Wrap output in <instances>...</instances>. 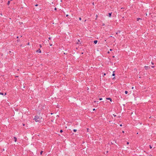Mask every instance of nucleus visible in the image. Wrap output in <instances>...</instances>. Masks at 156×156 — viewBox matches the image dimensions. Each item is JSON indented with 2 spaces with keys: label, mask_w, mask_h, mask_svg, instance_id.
<instances>
[{
  "label": "nucleus",
  "mask_w": 156,
  "mask_h": 156,
  "mask_svg": "<svg viewBox=\"0 0 156 156\" xmlns=\"http://www.w3.org/2000/svg\"><path fill=\"white\" fill-rule=\"evenodd\" d=\"M41 118H40L39 116H36L35 117L34 119L35 120V121L36 122H40V121H41Z\"/></svg>",
  "instance_id": "1"
},
{
  "label": "nucleus",
  "mask_w": 156,
  "mask_h": 156,
  "mask_svg": "<svg viewBox=\"0 0 156 156\" xmlns=\"http://www.w3.org/2000/svg\"><path fill=\"white\" fill-rule=\"evenodd\" d=\"M144 68L146 70L148 68H150L149 66H144Z\"/></svg>",
  "instance_id": "2"
},
{
  "label": "nucleus",
  "mask_w": 156,
  "mask_h": 156,
  "mask_svg": "<svg viewBox=\"0 0 156 156\" xmlns=\"http://www.w3.org/2000/svg\"><path fill=\"white\" fill-rule=\"evenodd\" d=\"M106 99L110 100L111 101H112V99L111 98H106Z\"/></svg>",
  "instance_id": "3"
},
{
  "label": "nucleus",
  "mask_w": 156,
  "mask_h": 156,
  "mask_svg": "<svg viewBox=\"0 0 156 156\" xmlns=\"http://www.w3.org/2000/svg\"><path fill=\"white\" fill-rule=\"evenodd\" d=\"M112 14V12L109 13H108V16L109 17H110L111 16Z\"/></svg>",
  "instance_id": "4"
},
{
  "label": "nucleus",
  "mask_w": 156,
  "mask_h": 156,
  "mask_svg": "<svg viewBox=\"0 0 156 156\" xmlns=\"http://www.w3.org/2000/svg\"><path fill=\"white\" fill-rule=\"evenodd\" d=\"M97 42H98V41H97V40L94 41V43L95 44H96L97 43Z\"/></svg>",
  "instance_id": "5"
},
{
  "label": "nucleus",
  "mask_w": 156,
  "mask_h": 156,
  "mask_svg": "<svg viewBox=\"0 0 156 156\" xmlns=\"http://www.w3.org/2000/svg\"><path fill=\"white\" fill-rule=\"evenodd\" d=\"M14 141L15 142H16L17 141V138L16 137H14Z\"/></svg>",
  "instance_id": "6"
},
{
  "label": "nucleus",
  "mask_w": 156,
  "mask_h": 156,
  "mask_svg": "<svg viewBox=\"0 0 156 156\" xmlns=\"http://www.w3.org/2000/svg\"><path fill=\"white\" fill-rule=\"evenodd\" d=\"M37 52H38L39 53H41V51L40 49H39V50H37Z\"/></svg>",
  "instance_id": "7"
},
{
  "label": "nucleus",
  "mask_w": 156,
  "mask_h": 156,
  "mask_svg": "<svg viewBox=\"0 0 156 156\" xmlns=\"http://www.w3.org/2000/svg\"><path fill=\"white\" fill-rule=\"evenodd\" d=\"M10 1H8L7 3V5H9L10 3Z\"/></svg>",
  "instance_id": "8"
},
{
  "label": "nucleus",
  "mask_w": 156,
  "mask_h": 156,
  "mask_svg": "<svg viewBox=\"0 0 156 156\" xmlns=\"http://www.w3.org/2000/svg\"><path fill=\"white\" fill-rule=\"evenodd\" d=\"M113 73L112 74V76H115V74L114 73L115 72V71H113Z\"/></svg>",
  "instance_id": "9"
},
{
  "label": "nucleus",
  "mask_w": 156,
  "mask_h": 156,
  "mask_svg": "<svg viewBox=\"0 0 156 156\" xmlns=\"http://www.w3.org/2000/svg\"><path fill=\"white\" fill-rule=\"evenodd\" d=\"M139 20H141V19L140 18H137V21H138Z\"/></svg>",
  "instance_id": "10"
},
{
  "label": "nucleus",
  "mask_w": 156,
  "mask_h": 156,
  "mask_svg": "<svg viewBox=\"0 0 156 156\" xmlns=\"http://www.w3.org/2000/svg\"><path fill=\"white\" fill-rule=\"evenodd\" d=\"M73 131L75 132H76V131H77V130L76 129H74L73 130Z\"/></svg>",
  "instance_id": "11"
},
{
  "label": "nucleus",
  "mask_w": 156,
  "mask_h": 156,
  "mask_svg": "<svg viewBox=\"0 0 156 156\" xmlns=\"http://www.w3.org/2000/svg\"><path fill=\"white\" fill-rule=\"evenodd\" d=\"M43 152V151H41L40 152V154L41 155L42 154V153Z\"/></svg>",
  "instance_id": "12"
},
{
  "label": "nucleus",
  "mask_w": 156,
  "mask_h": 156,
  "mask_svg": "<svg viewBox=\"0 0 156 156\" xmlns=\"http://www.w3.org/2000/svg\"><path fill=\"white\" fill-rule=\"evenodd\" d=\"M125 93L126 94H127L128 93V91H125Z\"/></svg>",
  "instance_id": "13"
},
{
  "label": "nucleus",
  "mask_w": 156,
  "mask_h": 156,
  "mask_svg": "<svg viewBox=\"0 0 156 156\" xmlns=\"http://www.w3.org/2000/svg\"><path fill=\"white\" fill-rule=\"evenodd\" d=\"M0 94L3 95V93H2V92H0Z\"/></svg>",
  "instance_id": "14"
},
{
  "label": "nucleus",
  "mask_w": 156,
  "mask_h": 156,
  "mask_svg": "<svg viewBox=\"0 0 156 156\" xmlns=\"http://www.w3.org/2000/svg\"><path fill=\"white\" fill-rule=\"evenodd\" d=\"M149 147H150V148H151V149L152 148V147H151V145H149Z\"/></svg>",
  "instance_id": "15"
},
{
  "label": "nucleus",
  "mask_w": 156,
  "mask_h": 156,
  "mask_svg": "<svg viewBox=\"0 0 156 156\" xmlns=\"http://www.w3.org/2000/svg\"><path fill=\"white\" fill-rule=\"evenodd\" d=\"M60 133H62V132H63V130H62V129H61V130H60Z\"/></svg>",
  "instance_id": "16"
},
{
  "label": "nucleus",
  "mask_w": 156,
  "mask_h": 156,
  "mask_svg": "<svg viewBox=\"0 0 156 156\" xmlns=\"http://www.w3.org/2000/svg\"><path fill=\"white\" fill-rule=\"evenodd\" d=\"M102 100V98H100V99H99V100Z\"/></svg>",
  "instance_id": "17"
},
{
  "label": "nucleus",
  "mask_w": 156,
  "mask_h": 156,
  "mask_svg": "<svg viewBox=\"0 0 156 156\" xmlns=\"http://www.w3.org/2000/svg\"><path fill=\"white\" fill-rule=\"evenodd\" d=\"M79 20H81V17H80L79 18Z\"/></svg>",
  "instance_id": "18"
},
{
  "label": "nucleus",
  "mask_w": 156,
  "mask_h": 156,
  "mask_svg": "<svg viewBox=\"0 0 156 156\" xmlns=\"http://www.w3.org/2000/svg\"><path fill=\"white\" fill-rule=\"evenodd\" d=\"M38 5L37 4H36V5H35V6H37Z\"/></svg>",
  "instance_id": "19"
},
{
  "label": "nucleus",
  "mask_w": 156,
  "mask_h": 156,
  "mask_svg": "<svg viewBox=\"0 0 156 156\" xmlns=\"http://www.w3.org/2000/svg\"><path fill=\"white\" fill-rule=\"evenodd\" d=\"M54 9H55V10H56V9H57L56 8H55Z\"/></svg>",
  "instance_id": "20"
},
{
  "label": "nucleus",
  "mask_w": 156,
  "mask_h": 156,
  "mask_svg": "<svg viewBox=\"0 0 156 156\" xmlns=\"http://www.w3.org/2000/svg\"><path fill=\"white\" fill-rule=\"evenodd\" d=\"M17 41H18V42H19V41H20V40H17Z\"/></svg>",
  "instance_id": "21"
},
{
  "label": "nucleus",
  "mask_w": 156,
  "mask_h": 156,
  "mask_svg": "<svg viewBox=\"0 0 156 156\" xmlns=\"http://www.w3.org/2000/svg\"><path fill=\"white\" fill-rule=\"evenodd\" d=\"M48 39H49V40H50L51 39V37H49L48 38Z\"/></svg>",
  "instance_id": "22"
},
{
  "label": "nucleus",
  "mask_w": 156,
  "mask_h": 156,
  "mask_svg": "<svg viewBox=\"0 0 156 156\" xmlns=\"http://www.w3.org/2000/svg\"><path fill=\"white\" fill-rule=\"evenodd\" d=\"M154 66H151V67H152V68H154Z\"/></svg>",
  "instance_id": "23"
},
{
  "label": "nucleus",
  "mask_w": 156,
  "mask_h": 156,
  "mask_svg": "<svg viewBox=\"0 0 156 156\" xmlns=\"http://www.w3.org/2000/svg\"><path fill=\"white\" fill-rule=\"evenodd\" d=\"M120 126H122V124H120Z\"/></svg>",
  "instance_id": "24"
},
{
  "label": "nucleus",
  "mask_w": 156,
  "mask_h": 156,
  "mask_svg": "<svg viewBox=\"0 0 156 156\" xmlns=\"http://www.w3.org/2000/svg\"><path fill=\"white\" fill-rule=\"evenodd\" d=\"M127 144H129V143L128 142H127Z\"/></svg>",
  "instance_id": "25"
},
{
  "label": "nucleus",
  "mask_w": 156,
  "mask_h": 156,
  "mask_svg": "<svg viewBox=\"0 0 156 156\" xmlns=\"http://www.w3.org/2000/svg\"><path fill=\"white\" fill-rule=\"evenodd\" d=\"M40 47L41 48V44H40Z\"/></svg>",
  "instance_id": "26"
},
{
  "label": "nucleus",
  "mask_w": 156,
  "mask_h": 156,
  "mask_svg": "<svg viewBox=\"0 0 156 156\" xmlns=\"http://www.w3.org/2000/svg\"><path fill=\"white\" fill-rule=\"evenodd\" d=\"M151 64H153H153H154V63H153V62H151Z\"/></svg>",
  "instance_id": "27"
},
{
  "label": "nucleus",
  "mask_w": 156,
  "mask_h": 156,
  "mask_svg": "<svg viewBox=\"0 0 156 156\" xmlns=\"http://www.w3.org/2000/svg\"><path fill=\"white\" fill-rule=\"evenodd\" d=\"M95 110V108H94V109H93V110L94 111V110Z\"/></svg>",
  "instance_id": "28"
},
{
  "label": "nucleus",
  "mask_w": 156,
  "mask_h": 156,
  "mask_svg": "<svg viewBox=\"0 0 156 156\" xmlns=\"http://www.w3.org/2000/svg\"><path fill=\"white\" fill-rule=\"evenodd\" d=\"M118 32H116V34H118Z\"/></svg>",
  "instance_id": "29"
},
{
  "label": "nucleus",
  "mask_w": 156,
  "mask_h": 156,
  "mask_svg": "<svg viewBox=\"0 0 156 156\" xmlns=\"http://www.w3.org/2000/svg\"><path fill=\"white\" fill-rule=\"evenodd\" d=\"M18 37H18V36H17V37H16V38H18Z\"/></svg>",
  "instance_id": "30"
},
{
  "label": "nucleus",
  "mask_w": 156,
  "mask_h": 156,
  "mask_svg": "<svg viewBox=\"0 0 156 156\" xmlns=\"http://www.w3.org/2000/svg\"><path fill=\"white\" fill-rule=\"evenodd\" d=\"M50 45L51 46L52 45V44H50Z\"/></svg>",
  "instance_id": "31"
},
{
  "label": "nucleus",
  "mask_w": 156,
  "mask_h": 156,
  "mask_svg": "<svg viewBox=\"0 0 156 156\" xmlns=\"http://www.w3.org/2000/svg\"><path fill=\"white\" fill-rule=\"evenodd\" d=\"M68 16V15H66V16Z\"/></svg>",
  "instance_id": "32"
},
{
  "label": "nucleus",
  "mask_w": 156,
  "mask_h": 156,
  "mask_svg": "<svg viewBox=\"0 0 156 156\" xmlns=\"http://www.w3.org/2000/svg\"><path fill=\"white\" fill-rule=\"evenodd\" d=\"M78 42H79V41H80V40H78Z\"/></svg>",
  "instance_id": "33"
},
{
  "label": "nucleus",
  "mask_w": 156,
  "mask_h": 156,
  "mask_svg": "<svg viewBox=\"0 0 156 156\" xmlns=\"http://www.w3.org/2000/svg\"><path fill=\"white\" fill-rule=\"evenodd\" d=\"M110 51H112V49H110Z\"/></svg>",
  "instance_id": "34"
},
{
  "label": "nucleus",
  "mask_w": 156,
  "mask_h": 156,
  "mask_svg": "<svg viewBox=\"0 0 156 156\" xmlns=\"http://www.w3.org/2000/svg\"><path fill=\"white\" fill-rule=\"evenodd\" d=\"M106 75V74L105 73L104 74V75Z\"/></svg>",
  "instance_id": "35"
},
{
  "label": "nucleus",
  "mask_w": 156,
  "mask_h": 156,
  "mask_svg": "<svg viewBox=\"0 0 156 156\" xmlns=\"http://www.w3.org/2000/svg\"><path fill=\"white\" fill-rule=\"evenodd\" d=\"M132 89H133V87H132Z\"/></svg>",
  "instance_id": "36"
},
{
  "label": "nucleus",
  "mask_w": 156,
  "mask_h": 156,
  "mask_svg": "<svg viewBox=\"0 0 156 156\" xmlns=\"http://www.w3.org/2000/svg\"><path fill=\"white\" fill-rule=\"evenodd\" d=\"M122 132L123 133H124V131H122Z\"/></svg>",
  "instance_id": "37"
},
{
  "label": "nucleus",
  "mask_w": 156,
  "mask_h": 156,
  "mask_svg": "<svg viewBox=\"0 0 156 156\" xmlns=\"http://www.w3.org/2000/svg\"><path fill=\"white\" fill-rule=\"evenodd\" d=\"M6 93H5V95H6Z\"/></svg>",
  "instance_id": "38"
},
{
  "label": "nucleus",
  "mask_w": 156,
  "mask_h": 156,
  "mask_svg": "<svg viewBox=\"0 0 156 156\" xmlns=\"http://www.w3.org/2000/svg\"><path fill=\"white\" fill-rule=\"evenodd\" d=\"M113 115L114 116H116V115Z\"/></svg>",
  "instance_id": "39"
},
{
  "label": "nucleus",
  "mask_w": 156,
  "mask_h": 156,
  "mask_svg": "<svg viewBox=\"0 0 156 156\" xmlns=\"http://www.w3.org/2000/svg\"><path fill=\"white\" fill-rule=\"evenodd\" d=\"M23 126H24V124H23Z\"/></svg>",
  "instance_id": "40"
},
{
  "label": "nucleus",
  "mask_w": 156,
  "mask_h": 156,
  "mask_svg": "<svg viewBox=\"0 0 156 156\" xmlns=\"http://www.w3.org/2000/svg\"><path fill=\"white\" fill-rule=\"evenodd\" d=\"M94 102H96V101H94Z\"/></svg>",
  "instance_id": "41"
}]
</instances>
